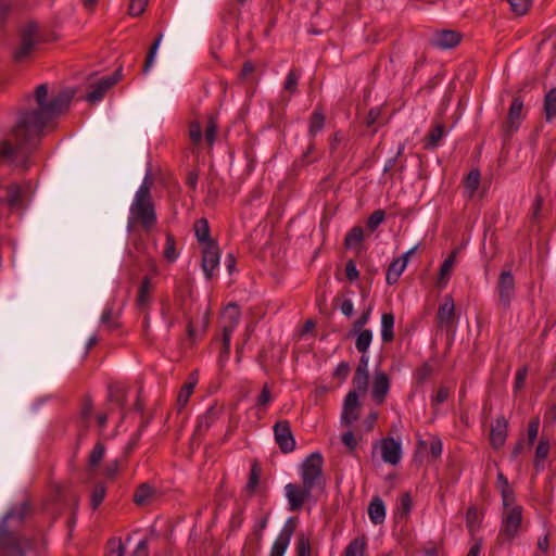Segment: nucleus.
<instances>
[{
    "label": "nucleus",
    "instance_id": "nucleus-63",
    "mask_svg": "<svg viewBox=\"0 0 556 556\" xmlns=\"http://www.w3.org/2000/svg\"><path fill=\"white\" fill-rule=\"evenodd\" d=\"M350 365L348 362H341L333 370L332 377L339 379L340 382L344 381L350 374Z\"/></svg>",
    "mask_w": 556,
    "mask_h": 556
},
{
    "label": "nucleus",
    "instance_id": "nucleus-22",
    "mask_svg": "<svg viewBox=\"0 0 556 556\" xmlns=\"http://www.w3.org/2000/svg\"><path fill=\"white\" fill-rule=\"evenodd\" d=\"M368 516L374 525H381L386 519V506L379 496H374L368 505Z\"/></svg>",
    "mask_w": 556,
    "mask_h": 556
},
{
    "label": "nucleus",
    "instance_id": "nucleus-29",
    "mask_svg": "<svg viewBox=\"0 0 556 556\" xmlns=\"http://www.w3.org/2000/svg\"><path fill=\"white\" fill-rule=\"evenodd\" d=\"M261 475H262V468H261L258 462L254 460L251 465L249 480L244 488L245 492L250 496H252L255 493V491L258 486V483H260Z\"/></svg>",
    "mask_w": 556,
    "mask_h": 556
},
{
    "label": "nucleus",
    "instance_id": "nucleus-60",
    "mask_svg": "<svg viewBox=\"0 0 556 556\" xmlns=\"http://www.w3.org/2000/svg\"><path fill=\"white\" fill-rule=\"evenodd\" d=\"M346 141V136L342 130L336 131L329 139V151L330 154H334L338 150L339 144Z\"/></svg>",
    "mask_w": 556,
    "mask_h": 556
},
{
    "label": "nucleus",
    "instance_id": "nucleus-38",
    "mask_svg": "<svg viewBox=\"0 0 556 556\" xmlns=\"http://www.w3.org/2000/svg\"><path fill=\"white\" fill-rule=\"evenodd\" d=\"M162 38H163V34H159L148 50V53L146 55V60H144V63L142 66V72L144 74H147L150 71V68L152 67V65L154 63L155 55H156L157 49L160 47V43L162 41Z\"/></svg>",
    "mask_w": 556,
    "mask_h": 556
},
{
    "label": "nucleus",
    "instance_id": "nucleus-6",
    "mask_svg": "<svg viewBox=\"0 0 556 556\" xmlns=\"http://www.w3.org/2000/svg\"><path fill=\"white\" fill-rule=\"evenodd\" d=\"M323 465L324 458L319 452H314L309 454L302 464V482L313 488L324 484Z\"/></svg>",
    "mask_w": 556,
    "mask_h": 556
},
{
    "label": "nucleus",
    "instance_id": "nucleus-51",
    "mask_svg": "<svg viewBox=\"0 0 556 556\" xmlns=\"http://www.w3.org/2000/svg\"><path fill=\"white\" fill-rule=\"evenodd\" d=\"M194 387H195V381H189L182 386V388L178 394V397H177V402H178L179 406L182 407L188 403L191 394L193 393Z\"/></svg>",
    "mask_w": 556,
    "mask_h": 556
},
{
    "label": "nucleus",
    "instance_id": "nucleus-18",
    "mask_svg": "<svg viewBox=\"0 0 556 556\" xmlns=\"http://www.w3.org/2000/svg\"><path fill=\"white\" fill-rule=\"evenodd\" d=\"M222 413V407H218L217 405L208 407L207 410L199 417L193 432V438L203 437L210 430L212 425L220 417Z\"/></svg>",
    "mask_w": 556,
    "mask_h": 556
},
{
    "label": "nucleus",
    "instance_id": "nucleus-30",
    "mask_svg": "<svg viewBox=\"0 0 556 556\" xmlns=\"http://www.w3.org/2000/svg\"><path fill=\"white\" fill-rule=\"evenodd\" d=\"M295 528H296V518H289L281 532L279 533L278 538L276 539V541L274 543L276 544H280L281 546L283 547H287L289 546L290 544V540L295 531Z\"/></svg>",
    "mask_w": 556,
    "mask_h": 556
},
{
    "label": "nucleus",
    "instance_id": "nucleus-11",
    "mask_svg": "<svg viewBox=\"0 0 556 556\" xmlns=\"http://www.w3.org/2000/svg\"><path fill=\"white\" fill-rule=\"evenodd\" d=\"M380 446L381 458L384 463L396 466L402 459V445L401 442L393 437H387L376 442L375 447Z\"/></svg>",
    "mask_w": 556,
    "mask_h": 556
},
{
    "label": "nucleus",
    "instance_id": "nucleus-15",
    "mask_svg": "<svg viewBox=\"0 0 556 556\" xmlns=\"http://www.w3.org/2000/svg\"><path fill=\"white\" fill-rule=\"evenodd\" d=\"M359 408L361 404L357 392L355 390L349 391L343 403L341 424L344 426H351L355 422L359 417Z\"/></svg>",
    "mask_w": 556,
    "mask_h": 556
},
{
    "label": "nucleus",
    "instance_id": "nucleus-37",
    "mask_svg": "<svg viewBox=\"0 0 556 556\" xmlns=\"http://www.w3.org/2000/svg\"><path fill=\"white\" fill-rule=\"evenodd\" d=\"M356 334L355 348L361 354H366L372 340V331L370 329H363Z\"/></svg>",
    "mask_w": 556,
    "mask_h": 556
},
{
    "label": "nucleus",
    "instance_id": "nucleus-48",
    "mask_svg": "<svg viewBox=\"0 0 556 556\" xmlns=\"http://www.w3.org/2000/svg\"><path fill=\"white\" fill-rule=\"evenodd\" d=\"M177 256L178 254L176 252V239L173 233L167 232L164 257L169 262H174L177 258Z\"/></svg>",
    "mask_w": 556,
    "mask_h": 556
},
{
    "label": "nucleus",
    "instance_id": "nucleus-16",
    "mask_svg": "<svg viewBox=\"0 0 556 556\" xmlns=\"http://www.w3.org/2000/svg\"><path fill=\"white\" fill-rule=\"evenodd\" d=\"M462 38V34L457 30L443 29L434 33L431 45L443 50L452 49L460 43Z\"/></svg>",
    "mask_w": 556,
    "mask_h": 556
},
{
    "label": "nucleus",
    "instance_id": "nucleus-4",
    "mask_svg": "<svg viewBox=\"0 0 556 556\" xmlns=\"http://www.w3.org/2000/svg\"><path fill=\"white\" fill-rule=\"evenodd\" d=\"M21 45L13 53V60L16 63L26 60L34 51L35 47L46 41L43 35L35 22H28L21 29Z\"/></svg>",
    "mask_w": 556,
    "mask_h": 556
},
{
    "label": "nucleus",
    "instance_id": "nucleus-41",
    "mask_svg": "<svg viewBox=\"0 0 556 556\" xmlns=\"http://www.w3.org/2000/svg\"><path fill=\"white\" fill-rule=\"evenodd\" d=\"M104 453H105V445L101 441H98L89 454V458H88L89 467L96 468L103 459Z\"/></svg>",
    "mask_w": 556,
    "mask_h": 556
},
{
    "label": "nucleus",
    "instance_id": "nucleus-32",
    "mask_svg": "<svg viewBox=\"0 0 556 556\" xmlns=\"http://www.w3.org/2000/svg\"><path fill=\"white\" fill-rule=\"evenodd\" d=\"M406 266L407 265H405V261H400L397 258L393 260L387 269V283L390 286L396 283L400 276L405 270Z\"/></svg>",
    "mask_w": 556,
    "mask_h": 556
},
{
    "label": "nucleus",
    "instance_id": "nucleus-14",
    "mask_svg": "<svg viewBox=\"0 0 556 556\" xmlns=\"http://www.w3.org/2000/svg\"><path fill=\"white\" fill-rule=\"evenodd\" d=\"M437 326L441 329L451 330L455 324V304L451 295H446L439 305L437 316Z\"/></svg>",
    "mask_w": 556,
    "mask_h": 556
},
{
    "label": "nucleus",
    "instance_id": "nucleus-35",
    "mask_svg": "<svg viewBox=\"0 0 556 556\" xmlns=\"http://www.w3.org/2000/svg\"><path fill=\"white\" fill-rule=\"evenodd\" d=\"M315 149H316L315 141L311 140L306 150L302 153V155L299 159H296L294 161L293 167L302 168V167H305V166L314 163L317 160V157L314 156Z\"/></svg>",
    "mask_w": 556,
    "mask_h": 556
},
{
    "label": "nucleus",
    "instance_id": "nucleus-39",
    "mask_svg": "<svg viewBox=\"0 0 556 556\" xmlns=\"http://www.w3.org/2000/svg\"><path fill=\"white\" fill-rule=\"evenodd\" d=\"M262 539H256L254 534H250L242 547V556H256L261 549Z\"/></svg>",
    "mask_w": 556,
    "mask_h": 556
},
{
    "label": "nucleus",
    "instance_id": "nucleus-25",
    "mask_svg": "<svg viewBox=\"0 0 556 556\" xmlns=\"http://www.w3.org/2000/svg\"><path fill=\"white\" fill-rule=\"evenodd\" d=\"M457 253L458 251L456 249L453 250L442 263L439 270L438 286L444 287L447 283L451 271L456 262Z\"/></svg>",
    "mask_w": 556,
    "mask_h": 556
},
{
    "label": "nucleus",
    "instance_id": "nucleus-42",
    "mask_svg": "<svg viewBox=\"0 0 556 556\" xmlns=\"http://www.w3.org/2000/svg\"><path fill=\"white\" fill-rule=\"evenodd\" d=\"M432 372V366L428 362H425L418 368L415 369L414 379L417 384H422L431 377Z\"/></svg>",
    "mask_w": 556,
    "mask_h": 556
},
{
    "label": "nucleus",
    "instance_id": "nucleus-62",
    "mask_svg": "<svg viewBox=\"0 0 556 556\" xmlns=\"http://www.w3.org/2000/svg\"><path fill=\"white\" fill-rule=\"evenodd\" d=\"M500 493L502 496L504 510H507L510 507L516 506L515 505L516 497H515V492H514L513 488L502 490V492H500Z\"/></svg>",
    "mask_w": 556,
    "mask_h": 556
},
{
    "label": "nucleus",
    "instance_id": "nucleus-5",
    "mask_svg": "<svg viewBox=\"0 0 556 556\" xmlns=\"http://www.w3.org/2000/svg\"><path fill=\"white\" fill-rule=\"evenodd\" d=\"M522 506H515L503 510L501 529L497 536L500 542H511L518 536L522 525Z\"/></svg>",
    "mask_w": 556,
    "mask_h": 556
},
{
    "label": "nucleus",
    "instance_id": "nucleus-13",
    "mask_svg": "<svg viewBox=\"0 0 556 556\" xmlns=\"http://www.w3.org/2000/svg\"><path fill=\"white\" fill-rule=\"evenodd\" d=\"M220 258L219 248L216 241H210L203 245L202 250V269L207 279L214 275V269L218 266Z\"/></svg>",
    "mask_w": 556,
    "mask_h": 556
},
{
    "label": "nucleus",
    "instance_id": "nucleus-36",
    "mask_svg": "<svg viewBox=\"0 0 556 556\" xmlns=\"http://www.w3.org/2000/svg\"><path fill=\"white\" fill-rule=\"evenodd\" d=\"M194 232L198 241L204 245L213 241L210 237L208 222L205 218H200L194 223Z\"/></svg>",
    "mask_w": 556,
    "mask_h": 556
},
{
    "label": "nucleus",
    "instance_id": "nucleus-57",
    "mask_svg": "<svg viewBox=\"0 0 556 556\" xmlns=\"http://www.w3.org/2000/svg\"><path fill=\"white\" fill-rule=\"evenodd\" d=\"M371 308L368 307L365 309L361 316L353 323L351 333L356 334L358 331L363 330V327L369 321Z\"/></svg>",
    "mask_w": 556,
    "mask_h": 556
},
{
    "label": "nucleus",
    "instance_id": "nucleus-33",
    "mask_svg": "<svg viewBox=\"0 0 556 556\" xmlns=\"http://www.w3.org/2000/svg\"><path fill=\"white\" fill-rule=\"evenodd\" d=\"M364 240V230L361 226L353 227L344 238V248L353 249L359 247Z\"/></svg>",
    "mask_w": 556,
    "mask_h": 556
},
{
    "label": "nucleus",
    "instance_id": "nucleus-20",
    "mask_svg": "<svg viewBox=\"0 0 556 556\" xmlns=\"http://www.w3.org/2000/svg\"><path fill=\"white\" fill-rule=\"evenodd\" d=\"M24 192L18 184H10L7 187L5 202L11 211L23 208Z\"/></svg>",
    "mask_w": 556,
    "mask_h": 556
},
{
    "label": "nucleus",
    "instance_id": "nucleus-50",
    "mask_svg": "<svg viewBox=\"0 0 556 556\" xmlns=\"http://www.w3.org/2000/svg\"><path fill=\"white\" fill-rule=\"evenodd\" d=\"M217 134V119L214 115H208L207 125L205 129V141L212 146L216 139Z\"/></svg>",
    "mask_w": 556,
    "mask_h": 556
},
{
    "label": "nucleus",
    "instance_id": "nucleus-64",
    "mask_svg": "<svg viewBox=\"0 0 556 556\" xmlns=\"http://www.w3.org/2000/svg\"><path fill=\"white\" fill-rule=\"evenodd\" d=\"M443 548L442 542H428L424 548V556H439L440 551Z\"/></svg>",
    "mask_w": 556,
    "mask_h": 556
},
{
    "label": "nucleus",
    "instance_id": "nucleus-53",
    "mask_svg": "<svg viewBox=\"0 0 556 556\" xmlns=\"http://www.w3.org/2000/svg\"><path fill=\"white\" fill-rule=\"evenodd\" d=\"M109 400L114 402L119 407H123L126 402V394L124 389L119 387H110L109 388Z\"/></svg>",
    "mask_w": 556,
    "mask_h": 556
},
{
    "label": "nucleus",
    "instance_id": "nucleus-28",
    "mask_svg": "<svg viewBox=\"0 0 556 556\" xmlns=\"http://www.w3.org/2000/svg\"><path fill=\"white\" fill-rule=\"evenodd\" d=\"M394 315L392 313H383L381 316V339L384 343L394 340Z\"/></svg>",
    "mask_w": 556,
    "mask_h": 556
},
{
    "label": "nucleus",
    "instance_id": "nucleus-26",
    "mask_svg": "<svg viewBox=\"0 0 556 556\" xmlns=\"http://www.w3.org/2000/svg\"><path fill=\"white\" fill-rule=\"evenodd\" d=\"M326 116L321 108H316L309 116L308 135L314 140L316 135L325 127Z\"/></svg>",
    "mask_w": 556,
    "mask_h": 556
},
{
    "label": "nucleus",
    "instance_id": "nucleus-43",
    "mask_svg": "<svg viewBox=\"0 0 556 556\" xmlns=\"http://www.w3.org/2000/svg\"><path fill=\"white\" fill-rule=\"evenodd\" d=\"M106 493V488L103 482H98L94 484L91 492V507L92 509H97L101 503L103 502Z\"/></svg>",
    "mask_w": 556,
    "mask_h": 556
},
{
    "label": "nucleus",
    "instance_id": "nucleus-34",
    "mask_svg": "<svg viewBox=\"0 0 556 556\" xmlns=\"http://www.w3.org/2000/svg\"><path fill=\"white\" fill-rule=\"evenodd\" d=\"M150 289H151V280L149 277H144L140 283L138 295H137V306L139 309H144L150 302Z\"/></svg>",
    "mask_w": 556,
    "mask_h": 556
},
{
    "label": "nucleus",
    "instance_id": "nucleus-21",
    "mask_svg": "<svg viewBox=\"0 0 556 556\" xmlns=\"http://www.w3.org/2000/svg\"><path fill=\"white\" fill-rule=\"evenodd\" d=\"M445 135V126L442 123H435V125L429 130V132L425 136L424 149L433 150L439 147L440 141Z\"/></svg>",
    "mask_w": 556,
    "mask_h": 556
},
{
    "label": "nucleus",
    "instance_id": "nucleus-54",
    "mask_svg": "<svg viewBox=\"0 0 556 556\" xmlns=\"http://www.w3.org/2000/svg\"><path fill=\"white\" fill-rule=\"evenodd\" d=\"M510 4L511 11L517 15H523L530 9L532 0H507Z\"/></svg>",
    "mask_w": 556,
    "mask_h": 556
},
{
    "label": "nucleus",
    "instance_id": "nucleus-10",
    "mask_svg": "<svg viewBox=\"0 0 556 556\" xmlns=\"http://www.w3.org/2000/svg\"><path fill=\"white\" fill-rule=\"evenodd\" d=\"M522 110L523 100L520 96H517L513 99L507 118L502 125L503 136L505 138H509L519 128L521 121L525 118Z\"/></svg>",
    "mask_w": 556,
    "mask_h": 556
},
{
    "label": "nucleus",
    "instance_id": "nucleus-17",
    "mask_svg": "<svg viewBox=\"0 0 556 556\" xmlns=\"http://www.w3.org/2000/svg\"><path fill=\"white\" fill-rule=\"evenodd\" d=\"M390 386V377L384 371L375 372L371 397L377 405H382L384 403Z\"/></svg>",
    "mask_w": 556,
    "mask_h": 556
},
{
    "label": "nucleus",
    "instance_id": "nucleus-46",
    "mask_svg": "<svg viewBox=\"0 0 556 556\" xmlns=\"http://www.w3.org/2000/svg\"><path fill=\"white\" fill-rule=\"evenodd\" d=\"M479 184L480 172L478 169L470 170L465 179V188L469 192L470 197L477 191Z\"/></svg>",
    "mask_w": 556,
    "mask_h": 556
},
{
    "label": "nucleus",
    "instance_id": "nucleus-1",
    "mask_svg": "<svg viewBox=\"0 0 556 556\" xmlns=\"http://www.w3.org/2000/svg\"><path fill=\"white\" fill-rule=\"evenodd\" d=\"M73 97L70 90L49 97L47 84L37 86L34 94L26 97L28 106L17 113L11 132L15 147L10 140L1 141L0 156L9 160L13 159L16 151L30 153L37 149L45 129L54 127L55 121L68 110Z\"/></svg>",
    "mask_w": 556,
    "mask_h": 556
},
{
    "label": "nucleus",
    "instance_id": "nucleus-31",
    "mask_svg": "<svg viewBox=\"0 0 556 556\" xmlns=\"http://www.w3.org/2000/svg\"><path fill=\"white\" fill-rule=\"evenodd\" d=\"M226 324L223 326V331L229 329V334H232L236 326L239 324L240 311L236 303H230L226 307Z\"/></svg>",
    "mask_w": 556,
    "mask_h": 556
},
{
    "label": "nucleus",
    "instance_id": "nucleus-12",
    "mask_svg": "<svg viewBox=\"0 0 556 556\" xmlns=\"http://www.w3.org/2000/svg\"><path fill=\"white\" fill-rule=\"evenodd\" d=\"M122 78V67L117 68L112 75L102 77L92 86V90L87 93L86 99L90 103L100 101L106 91L117 84Z\"/></svg>",
    "mask_w": 556,
    "mask_h": 556
},
{
    "label": "nucleus",
    "instance_id": "nucleus-3",
    "mask_svg": "<svg viewBox=\"0 0 556 556\" xmlns=\"http://www.w3.org/2000/svg\"><path fill=\"white\" fill-rule=\"evenodd\" d=\"M152 182L148 177L136 192L135 200L130 205V216L127 228L131 231L136 225H140L147 232L151 231L156 225L157 216L151 195Z\"/></svg>",
    "mask_w": 556,
    "mask_h": 556
},
{
    "label": "nucleus",
    "instance_id": "nucleus-24",
    "mask_svg": "<svg viewBox=\"0 0 556 556\" xmlns=\"http://www.w3.org/2000/svg\"><path fill=\"white\" fill-rule=\"evenodd\" d=\"M543 114L547 123L556 118V87L549 89L544 96Z\"/></svg>",
    "mask_w": 556,
    "mask_h": 556
},
{
    "label": "nucleus",
    "instance_id": "nucleus-40",
    "mask_svg": "<svg viewBox=\"0 0 556 556\" xmlns=\"http://www.w3.org/2000/svg\"><path fill=\"white\" fill-rule=\"evenodd\" d=\"M481 514L476 506L468 507L466 511V526L469 532L473 533L480 526Z\"/></svg>",
    "mask_w": 556,
    "mask_h": 556
},
{
    "label": "nucleus",
    "instance_id": "nucleus-52",
    "mask_svg": "<svg viewBox=\"0 0 556 556\" xmlns=\"http://www.w3.org/2000/svg\"><path fill=\"white\" fill-rule=\"evenodd\" d=\"M384 218L386 212L383 210H376L369 215L366 226L370 231H375Z\"/></svg>",
    "mask_w": 556,
    "mask_h": 556
},
{
    "label": "nucleus",
    "instance_id": "nucleus-47",
    "mask_svg": "<svg viewBox=\"0 0 556 556\" xmlns=\"http://www.w3.org/2000/svg\"><path fill=\"white\" fill-rule=\"evenodd\" d=\"M124 554L125 547L121 539L112 538L108 541L105 556H124Z\"/></svg>",
    "mask_w": 556,
    "mask_h": 556
},
{
    "label": "nucleus",
    "instance_id": "nucleus-19",
    "mask_svg": "<svg viewBox=\"0 0 556 556\" xmlns=\"http://www.w3.org/2000/svg\"><path fill=\"white\" fill-rule=\"evenodd\" d=\"M507 433L508 420L504 416H498L490 430V443L494 450H500L504 446Z\"/></svg>",
    "mask_w": 556,
    "mask_h": 556
},
{
    "label": "nucleus",
    "instance_id": "nucleus-44",
    "mask_svg": "<svg viewBox=\"0 0 556 556\" xmlns=\"http://www.w3.org/2000/svg\"><path fill=\"white\" fill-rule=\"evenodd\" d=\"M296 556H311L312 546L309 538L305 533H300L296 541Z\"/></svg>",
    "mask_w": 556,
    "mask_h": 556
},
{
    "label": "nucleus",
    "instance_id": "nucleus-9",
    "mask_svg": "<svg viewBox=\"0 0 556 556\" xmlns=\"http://www.w3.org/2000/svg\"><path fill=\"white\" fill-rule=\"evenodd\" d=\"M273 431L275 442L283 454L291 453L295 450L296 442L288 420L277 421L273 427Z\"/></svg>",
    "mask_w": 556,
    "mask_h": 556
},
{
    "label": "nucleus",
    "instance_id": "nucleus-56",
    "mask_svg": "<svg viewBox=\"0 0 556 556\" xmlns=\"http://www.w3.org/2000/svg\"><path fill=\"white\" fill-rule=\"evenodd\" d=\"M368 379H369V375H362V374L354 372V377H353L354 390L357 393L358 392L366 393L367 388H368Z\"/></svg>",
    "mask_w": 556,
    "mask_h": 556
},
{
    "label": "nucleus",
    "instance_id": "nucleus-2",
    "mask_svg": "<svg viewBox=\"0 0 556 556\" xmlns=\"http://www.w3.org/2000/svg\"><path fill=\"white\" fill-rule=\"evenodd\" d=\"M28 501L13 505L0 521V556H25L31 542L22 533L25 520L31 515Z\"/></svg>",
    "mask_w": 556,
    "mask_h": 556
},
{
    "label": "nucleus",
    "instance_id": "nucleus-58",
    "mask_svg": "<svg viewBox=\"0 0 556 556\" xmlns=\"http://www.w3.org/2000/svg\"><path fill=\"white\" fill-rule=\"evenodd\" d=\"M189 137L193 144H199L202 140V128L198 121H192L189 124Z\"/></svg>",
    "mask_w": 556,
    "mask_h": 556
},
{
    "label": "nucleus",
    "instance_id": "nucleus-27",
    "mask_svg": "<svg viewBox=\"0 0 556 556\" xmlns=\"http://www.w3.org/2000/svg\"><path fill=\"white\" fill-rule=\"evenodd\" d=\"M367 539L365 535L353 539L344 548L343 556H365Z\"/></svg>",
    "mask_w": 556,
    "mask_h": 556
},
{
    "label": "nucleus",
    "instance_id": "nucleus-55",
    "mask_svg": "<svg viewBox=\"0 0 556 556\" xmlns=\"http://www.w3.org/2000/svg\"><path fill=\"white\" fill-rule=\"evenodd\" d=\"M543 206V197L536 194L530 210V219L533 223H538L541 219V212Z\"/></svg>",
    "mask_w": 556,
    "mask_h": 556
},
{
    "label": "nucleus",
    "instance_id": "nucleus-45",
    "mask_svg": "<svg viewBox=\"0 0 556 556\" xmlns=\"http://www.w3.org/2000/svg\"><path fill=\"white\" fill-rule=\"evenodd\" d=\"M549 448H551V445H549L548 440L541 439L536 446V450H535V457H534V466L535 467H539L540 463L544 462L547 458Z\"/></svg>",
    "mask_w": 556,
    "mask_h": 556
},
{
    "label": "nucleus",
    "instance_id": "nucleus-23",
    "mask_svg": "<svg viewBox=\"0 0 556 556\" xmlns=\"http://www.w3.org/2000/svg\"><path fill=\"white\" fill-rule=\"evenodd\" d=\"M156 490L149 483H141L137 486L132 500L136 505L144 506L152 502L155 497Z\"/></svg>",
    "mask_w": 556,
    "mask_h": 556
},
{
    "label": "nucleus",
    "instance_id": "nucleus-61",
    "mask_svg": "<svg viewBox=\"0 0 556 556\" xmlns=\"http://www.w3.org/2000/svg\"><path fill=\"white\" fill-rule=\"evenodd\" d=\"M148 5V0H131L128 12L131 16H140Z\"/></svg>",
    "mask_w": 556,
    "mask_h": 556
},
{
    "label": "nucleus",
    "instance_id": "nucleus-8",
    "mask_svg": "<svg viewBox=\"0 0 556 556\" xmlns=\"http://www.w3.org/2000/svg\"><path fill=\"white\" fill-rule=\"evenodd\" d=\"M496 290L498 293V306L504 309H508L516 296L515 278L510 270L501 271L496 285Z\"/></svg>",
    "mask_w": 556,
    "mask_h": 556
},
{
    "label": "nucleus",
    "instance_id": "nucleus-49",
    "mask_svg": "<svg viewBox=\"0 0 556 556\" xmlns=\"http://www.w3.org/2000/svg\"><path fill=\"white\" fill-rule=\"evenodd\" d=\"M300 78V72L298 70H291L285 80L283 89L290 93L298 91V83Z\"/></svg>",
    "mask_w": 556,
    "mask_h": 556
},
{
    "label": "nucleus",
    "instance_id": "nucleus-59",
    "mask_svg": "<svg viewBox=\"0 0 556 556\" xmlns=\"http://www.w3.org/2000/svg\"><path fill=\"white\" fill-rule=\"evenodd\" d=\"M539 428H540L539 417L532 418L528 425V444H529V446L533 445V443L538 437V433H539Z\"/></svg>",
    "mask_w": 556,
    "mask_h": 556
},
{
    "label": "nucleus",
    "instance_id": "nucleus-7",
    "mask_svg": "<svg viewBox=\"0 0 556 556\" xmlns=\"http://www.w3.org/2000/svg\"><path fill=\"white\" fill-rule=\"evenodd\" d=\"M313 486H308L302 482L299 483H288L285 486V495L288 500L289 510L290 511H300L304 504L311 498Z\"/></svg>",
    "mask_w": 556,
    "mask_h": 556
}]
</instances>
